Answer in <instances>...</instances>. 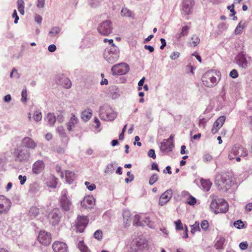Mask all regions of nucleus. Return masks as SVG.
Segmentation results:
<instances>
[{
	"label": "nucleus",
	"instance_id": "f257e3e1",
	"mask_svg": "<svg viewBox=\"0 0 252 252\" xmlns=\"http://www.w3.org/2000/svg\"><path fill=\"white\" fill-rule=\"evenodd\" d=\"M232 182V178L228 172H222L218 174L216 176L215 184L220 190L227 191L231 187Z\"/></svg>",
	"mask_w": 252,
	"mask_h": 252
},
{
	"label": "nucleus",
	"instance_id": "f03ea898",
	"mask_svg": "<svg viewBox=\"0 0 252 252\" xmlns=\"http://www.w3.org/2000/svg\"><path fill=\"white\" fill-rule=\"evenodd\" d=\"M219 75L216 71L211 70L206 72L202 77V81L204 86L212 88L215 86L219 79L217 78Z\"/></svg>",
	"mask_w": 252,
	"mask_h": 252
},
{
	"label": "nucleus",
	"instance_id": "7ed1b4c3",
	"mask_svg": "<svg viewBox=\"0 0 252 252\" xmlns=\"http://www.w3.org/2000/svg\"><path fill=\"white\" fill-rule=\"evenodd\" d=\"M210 208L216 214L225 213L228 210V204L223 199H215L211 202Z\"/></svg>",
	"mask_w": 252,
	"mask_h": 252
},
{
	"label": "nucleus",
	"instance_id": "20e7f679",
	"mask_svg": "<svg viewBox=\"0 0 252 252\" xmlns=\"http://www.w3.org/2000/svg\"><path fill=\"white\" fill-rule=\"evenodd\" d=\"M67 193L66 190H63L60 199V206L62 210L65 212L70 211L72 207V203L67 197Z\"/></svg>",
	"mask_w": 252,
	"mask_h": 252
},
{
	"label": "nucleus",
	"instance_id": "39448f33",
	"mask_svg": "<svg viewBox=\"0 0 252 252\" xmlns=\"http://www.w3.org/2000/svg\"><path fill=\"white\" fill-rule=\"evenodd\" d=\"M97 30L101 35L107 36L112 32V23L109 20L104 21L99 24Z\"/></svg>",
	"mask_w": 252,
	"mask_h": 252
},
{
	"label": "nucleus",
	"instance_id": "423d86ee",
	"mask_svg": "<svg viewBox=\"0 0 252 252\" xmlns=\"http://www.w3.org/2000/svg\"><path fill=\"white\" fill-rule=\"evenodd\" d=\"M37 240L41 245L47 246L51 243L52 236L50 232L45 230H41L39 232Z\"/></svg>",
	"mask_w": 252,
	"mask_h": 252
},
{
	"label": "nucleus",
	"instance_id": "0eeeda50",
	"mask_svg": "<svg viewBox=\"0 0 252 252\" xmlns=\"http://www.w3.org/2000/svg\"><path fill=\"white\" fill-rule=\"evenodd\" d=\"M244 45L241 44V49L243 50ZM246 54L243 51H241L235 57V60L237 64L241 67L246 69L248 67V62L246 60Z\"/></svg>",
	"mask_w": 252,
	"mask_h": 252
},
{
	"label": "nucleus",
	"instance_id": "6e6552de",
	"mask_svg": "<svg viewBox=\"0 0 252 252\" xmlns=\"http://www.w3.org/2000/svg\"><path fill=\"white\" fill-rule=\"evenodd\" d=\"M89 223V219L86 216H78L76 221L77 231L80 233L84 232Z\"/></svg>",
	"mask_w": 252,
	"mask_h": 252
},
{
	"label": "nucleus",
	"instance_id": "1a4fd4ad",
	"mask_svg": "<svg viewBox=\"0 0 252 252\" xmlns=\"http://www.w3.org/2000/svg\"><path fill=\"white\" fill-rule=\"evenodd\" d=\"M129 69V66L126 63H121L114 65L111 71L113 74L122 75L126 73Z\"/></svg>",
	"mask_w": 252,
	"mask_h": 252
},
{
	"label": "nucleus",
	"instance_id": "9d476101",
	"mask_svg": "<svg viewBox=\"0 0 252 252\" xmlns=\"http://www.w3.org/2000/svg\"><path fill=\"white\" fill-rule=\"evenodd\" d=\"M100 115L102 119L107 121H113L116 117L115 113L108 107L101 109L100 111Z\"/></svg>",
	"mask_w": 252,
	"mask_h": 252
},
{
	"label": "nucleus",
	"instance_id": "9b49d317",
	"mask_svg": "<svg viewBox=\"0 0 252 252\" xmlns=\"http://www.w3.org/2000/svg\"><path fill=\"white\" fill-rule=\"evenodd\" d=\"M10 200L3 195H0V214H6L11 207Z\"/></svg>",
	"mask_w": 252,
	"mask_h": 252
},
{
	"label": "nucleus",
	"instance_id": "f8f14e48",
	"mask_svg": "<svg viewBox=\"0 0 252 252\" xmlns=\"http://www.w3.org/2000/svg\"><path fill=\"white\" fill-rule=\"evenodd\" d=\"M60 211L57 209L52 210L49 214L48 218L50 222L53 225H56L59 223L61 220Z\"/></svg>",
	"mask_w": 252,
	"mask_h": 252
},
{
	"label": "nucleus",
	"instance_id": "ddd939ff",
	"mask_svg": "<svg viewBox=\"0 0 252 252\" xmlns=\"http://www.w3.org/2000/svg\"><path fill=\"white\" fill-rule=\"evenodd\" d=\"M52 249L54 252H67V246L63 242L56 241L52 244Z\"/></svg>",
	"mask_w": 252,
	"mask_h": 252
},
{
	"label": "nucleus",
	"instance_id": "4468645a",
	"mask_svg": "<svg viewBox=\"0 0 252 252\" xmlns=\"http://www.w3.org/2000/svg\"><path fill=\"white\" fill-rule=\"evenodd\" d=\"M104 58L107 62L113 63L117 61L119 58L118 51L117 49H115L114 51L110 50L108 52H105Z\"/></svg>",
	"mask_w": 252,
	"mask_h": 252
},
{
	"label": "nucleus",
	"instance_id": "2eb2a0df",
	"mask_svg": "<svg viewBox=\"0 0 252 252\" xmlns=\"http://www.w3.org/2000/svg\"><path fill=\"white\" fill-rule=\"evenodd\" d=\"M225 121V117L224 116H220L213 124L211 129L213 134H215L222 126Z\"/></svg>",
	"mask_w": 252,
	"mask_h": 252
},
{
	"label": "nucleus",
	"instance_id": "dca6fc26",
	"mask_svg": "<svg viewBox=\"0 0 252 252\" xmlns=\"http://www.w3.org/2000/svg\"><path fill=\"white\" fill-rule=\"evenodd\" d=\"M172 196V191L169 189L163 192L160 196L158 204L160 206H163L167 203Z\"/></svg>",
	"mask_w": 252,
	"mask_h": 252
},
{
	"label": "nucleus",
	"instance_id": "f3484780",
	"mask_svg": "<svg viewBox=\"0 0 252 252\" xmlns=\"http://www.w3.org/2000/svg\"><path fill=\"white\" fill-rule=\"evenodd\" d=\"M234 148H236V150L237 151V157H236V161L238 162L240 161L241 158L240 157H245L247 156L248 152L245 148L239 145H235L234 146Z\"/></svg>",
	"mask_w": 252,
	"mask_h": 252
},
{
	"label": "nucleus",
	"instance_id": "a211bd4d",
	"mask_svg": "<svg viewBox=\"0 0 252 252\" xmlns=\"http://www.w3.org/2000/svg\"><path fill=\"white\" fill-rule=\"evenodd\" d=\"M44 167L43 162L42 160H37L33 163L32 170L34 174H38L43 171Z\"/></svg>",
	"mask_w": 252,
	"mask_h": 252
},
{
	"label": "nucleus",
	"instance_id": "6ab92c4d",
	"mask_svg": "<svg viewBox=\"0 0 252 252\" xmlns=\"http://www.w3.org/2000/svg\"><path fill=\"white\" fill-rule=\"evenodd\" d=\"M95 199L93 196L88 195L84 197L81 201V204L82 207L85 208H91L94 204Z\"/></svg>",
	"mask_w": 252,
	"mask_h": 252
},
{
	"label": "nucleus",
	"instance_id": "aec40b11",
	"mask_svg": "<svg viewBox=\"0 0 252 252\" xmlns=\"http://www.w3.org/2000/svg\"><path fill=\"white\" fill-rule=\"evenodd\" d=\"M144 244V240L141 238L136 239L132 242L131 249L132 251L137 252L142 249Z\"/></svg>",
	"mask_w": 252,
	"mask_h": 252
},
{
	"label": "nucleus",
	"instance_id": "412c9836",
	"mask_svg": "<svg viewBox=\"0 0 252 252\" xmlns=\"http://www.w3.org/2000/svg\"><path fill=\"white\" fill-rule=\"evenodd\" d=\"M173 147V142H169L168 140H164L161 143L160 149L162 152L169 153L172 151Z\"/></svg>",
	"mask_w": 252,
	"mask_h": 252
},
{
	"label": "nucleus",
	"instance_id": "4be33fe9",
	"mask_svg": "<svg viewBox=\"0 0 252 252\" xmlns=\"http://www.w3.org/2000/svg\"><path fill=\"white\" fill-rule=\"evenodd\" d=\"M22 143L25 147L32 149L36 146L35 142L29 137H25L22 140Z\"/></svg>",
	"mask_w": 252,
	"mask_h": 252
},
{
	"label": "nucleus",
	"instance_id": "5701e85b",
	"mask_svg": "<svg viewBox=\"0 0 252 252\" xmlns=\"http://www.w3.org/2000/svg\"><path fill=\"white\" fill-rule=\"evenodd\" d=\"M193 5V0H184L183 2V9L186 14H189Z\"/></svg>",
	"mask_w": 252,
	"mask_h": 252
},
{
	"label": "nucleus",
	"instance_id": "b1692460",
	"mask_svg": "<svg viewBox=\"0 0 252 252\" xmlns=\"http://www.w3.org/2000/svg\"><path fill=\"white\" fill-rule=\"evenodd\" d=\"M78 119L75 117V115L71 114L70 119L67 125V128L68 131H71L73 126L78 123Z\"/></svg>",
	"mask_w": 252,
	"mask_h": 252
},
{
	"label": "nucleus",
	"instance_id": "393cba45",
	"mask_svg": "<svg viewBox=\"0 0 252 252\" xmlns=\"http://www.w3.org/2000/svg\"><path fill=\"white\" fill-rule=\"evenodd\" d=\"M64 174L66 182L71 184L75 178V173L72 171L66 170Z\"/></svg>",
	"mask_w": 252,
	"mask_h": 252
},
{
	"label": "nucleus",
	"instance_id": "a878e982",
	"mask_svg": "<svg viewBox=\"0 0 252 252\" xmlns=\"http://www.w3.org/2000/svg\"><path fill=\"white\" fill-rule=\"evenodd\" d=\"M17 158L20 161L26 160L29 157V154L27 153V151L25 152L24 151L17 150Z\"/></svg>",
	"mask_w": 252,
	"mask_h": 252
},
{
	"label": "nucleus",
	"instance_id": "bb28decb",
	"mask_svg": "<svg viewBox=\"0 0 252 252\" xmlns=\"http://www.w3.org/2000/svg\"><path fill=\"white\" fill-rule=\"evenodd\" d=\"M225 239L223 237H220L218 238V239L217 240L215 244V247L217 249H223V244L225 242Z\"/></svg>",
	"mask_w": 252,
	"mask_h": 252
},
{
	"label": "nucleus",
	"instance_id": "cd10ccee",
	"mask_svg": "<svg viewBox=\"0 0 252 252\" xmlns=\"http://www.w3.org/2000/svg\"><path fill=\"white\" fill-rule=\"evenodd\" d=\"M92 116V111L91 109H88L84 110L82 114V118L87 121L89 120Z\"/></svg>",
	"mask_w": 252,
	"mask_h": 252
},
{
	"label": "nucleus",
	"instance_id": "c85d7f7f",
	"mask_svg": "<svg viewBox=\"0 0 252 252\" xmlns=\"http://www.w3.org/2000/svg\"><path fill=\"white\" fill-rule=\"evenodd\" d=\"M61 83L64 88L66 89H68L71 86V82L70 80L68 78H65L64 76H63L61 78Z\"/></svg>",
	"mask_w": 252,
	"mask_h": 252
},
{
	"label": "nucleus",
	"instance_id": "c756f323",
	"mask_svg": "<svg viewBox=\"0 0 252 252\" xmlns=\"http://www.w3.org/2000/svg\"><path fill=\"white\" fill-rule=\"evenodd\" d=\"M201 185L203 189L206 191H208L212 185V183L209 180H202L201 181Z\"/></svg>",
	"mask_w": 252,
	"mask_h": 252
},
{
	"label": "nucleus",
	"instance_id": "7c9ffc66",
	"mask_svg": "<svg viewBox=\"0 0 252 252\" xmlns=\"http://www.w3.org/2000/svg\"><path fill=\"white\" fill-rule=\"evenodd\" d=\"M57 184L58 179L54 176L51 177L49 182L47 183L48 186L53 188H55Z\"/></svg>",
	"mask_w": 252,
	"mask_h": 252
},
{
	"label": "nucleus",
	"instance_id": "2f4dec72",
	"mask_svg": "<svg viewBox=\"0 0 252 252\" xmlns=\"http://www.w3.org/2000/svg\"><path fill=\"white\" fill-rule=\"evenodd\" d=\"M18 10L22 14H24V2L23 0H18L17 1Z\"/></svg>",
	"mask_w": 252,
	"mask_h": 252
},
{
	"label": "nucleus",
	"instance_id": "473e14b6",
	"mask_svg": "<svg viewBox=\"0 0 252 252\" xmlns=\"http://www.w3.org/2000/svg\"><path fill=\"white\" fill-rule=\"evenodd\" d=\"M245 27V24L244 23H242L241 22H240L238 24V25L237 26L235 30V31H234V33L236 35H238V34H240L243 30L244 29Z\"/></svg>",
	"mask_w": 252,
	"mask_h": 252
},
{
	"label": "nucleus",
	"instance_id": "72a5a7b5",
	"mask_svg": "<svg viewBox=\"0 0 252 252\" xmlns=\"http://www.w3.org/2000/svg\"><path fill=\"white\" fill-rule=\"evenodd\" d=\"M47 119L51 126H53L56 121V117L53 114H48L47 116Z\"/></svg>",
	"mask_w": 252,
	"mask_h": 252
},
{
	"label": "nucleus",
	"instance_id": "f704fd0d",
	"mask_svg": "<svg viewBox=\"0 0 252 252\" xmlns=\"http://www.w3.org/2000/svg\"><path fill=\"white\" fill-rule=\"evenodd\" d=\"M237 151L236 150V148H234V146L232 148L231 151L229 152L228 157L230 160H233L235 158L236 159L237 157Z\"/></svg>",
	"mask_w": 252,
	"mask_h": 252
},
{
	"label": "nucleus",
	"instance_id": "c9c22d12",
	"mask_svg": "<svg viewBox=\"0 0 252 252\" xmlns=\"http://www.w3.org/2000/svg\"><path fill=\"white\" fill-rule=\"evenodd\" d=\"M196 199H195V198L189 194V197L187 199L186 203L189 205H194L196 204Z\"/></svg>",
	"mask_w": 252,
	"mask_h": 252
},
{
	"label": "nucleus",
	"instance_id": "e433bc0d",
	"mask_svg": "<svg viewBox=\"0 0 252 252\" xmlns=\"http://www.w3.org/2000/svg\"><path fill=\"white\" fill-rule=\"evenodd\" d=\"M199 42L200 39L199 37L196 35H193L191 38V41L189 43L191 46L195 47L199 44Z\"/></svg>",
	"mask_w": 252,
	"mask_h": 252
},
{
	"label": "nucleus",
	"instance_id": "4c0bfd02",
	"mask_svg": "<svg viewBox=\"0 0 252 252\" xmlns=\"http://www.w3.org/2000/svg\"><path fill=\"white\" fill-rule=\"evenodd\" d=\"M200 230L199 223L197 221H195V222L191 225V232L192 234H194L197 231H200Z\"/></svg>",
	"mask_w": 252,
	"mask_h": 252
},
{
	"label": "nucleus",
	"instance_id": "58836bf2",
	"mask_svg": "<svg viewBox=\"0 0 252 252\" xmlns=\"http://www.w3.org/2000/svg\"><path fill=\"white\" fill-rule=\"evenodd\" d=\"M78 247L81 252H90V250L84 245L83 242H80L79 243Z\"/></svg>",
	"mask_w": 252,
	"mask_h": 252
},
{
	"label": "nucleus",
	"instance_id": "ea45409f",
	"mask_svg": "<svg viewBox=\"0 0 252 252\" xmlns=\"http://www.w3.org/2000/svg\"><path fill=\"white\" fill-rule=\"evenodd\" d=\"M114 164L111 163L107 165L106 166L104 172L106 174H111L114 172Z\"/></svg>",
	"mask_w": 252,
	"mask_h": 252
},
{
	"label": "nucleus",
	"instance_id": "a19ab883",
	"mask_svg": "<svg viewBox=\"0 0 252 252\" xmlns=\"http://www.w3.org/2000/svg\"><path fill=\"white\" fill-rule=\"evenodd\" d=\"M29 213L31 216L35 217L39 213L38 209L35 207H32L30 208Z\"/></svg>",
	"mask_w": 252,
	"mask_h": 252
},
{
	"label": "nucleus",
	"instance_id": "79ce46f5",
	"mask_svg": "<svg viewBox=\"0 0 252 252\" xmlns=\"http://www.w3.org/2000/svg\"><path fill=\"white\" fill-rule=\"evenodd\" d=\"M132 14V12L126 8H123L121 10V15L123 16L131 17Z\"/></svg>",
	"mask_w": 252,
	"mask_h": 252
},
{
	"label": "nucleus",
	"instance_id": "37998d69",
	"mask_svg": "<svg viewBox=\"0 0 252 252\" xmlns=\"http://www.w3.org/2000/svg\"><path fill=\"white\" fill-rule=\"evenodd\" d=\"M174 223L176 230H182L184 229L183 224L180 220H178L177 221H174Z\"/></svg>",
	"mask_w": 252,
	"mask_h": 252
},
{
	"label": "nucleus",
	"instance_id": "c03bdc74",
	"mask_svg": "<svg viewBox=\"0 0 252 252\" xmlns=\"http://www.w3.org/2000/svg\"><path fill=\"white\" fill-rule=\"evenodd\" d=\"M102 231L101 230H96L94 234V238L98 240H100L102 238Z\"/></svg>",
	"mask_w": 252,
	"mask_h": 252
},
{
	"label": "nucleus",
	"instance_id": "a18cd8bd",
	"mask_svg": "<svg viewBox=\"0 0 252 252\" xmlns=\"http://www.w3.org/2000/svg\"><path fill=\"white\" fill-rule=\"evenodd\" d=\"M60 32V29L59 28H53L49 32V35L51 37H53L57 35Z\"/></svg>",
	"mask_w": 252,
	"mask_h": 252
},
{
	"label": "nucleus",
	"instance_id": "49530a36",
	"mask_svg": "<svg viewBox=\"0 0 252 252\" xmlns=\"http://www.w3.org/2000/svg\"><path fill=\"white\" fill-rule=\"evenodd\" d=\"M21 96H22L21 101L23 102L26 103L27 100V89L26 88L22 90V93H21Z\"/></svg>",
	"mask_w": 252,
	"mask_h": 252
},
{
	"label": "nucleus",
	"instance_id": "de8ad7c7",
	"mask_svg": "<svg viewBox=\"0 0 252 252\" xmlns=\"http://www.w3.org/2000/svg\"><path fill=\"white\" fill-rule=\"evenodd\" d=\"M200 226L203 230L207 231L209 228V222L207 220H204L201 222Z\"/></svg>",
	"mask_w": 252,
	"mask_h": 252
},
{
	"label": "nucleus",
	"instance_id": "09e8293b",
	"mask_svg": "<svg viewBox=\"0 0 252 252\" xmlns=\"http://www.w3.org/2000/svg\"><path fill=\"white\" fill-rule=\"evenodd\" d=\"M158 179V175L157 174H153L149 180V184L151 185H153L155 183H156Z\"/></svg>",
	"mask_w": 252,
	"mask_h": 252
},
{
	"label": "nucleus",
	"instance_id": "8fccbe9b",
	"mask_svg": "<svg viewBox=\"0 0 252 252\" xmlns=\"http://www.w3.org/2000/svg\"><path fill=\"white\" fill-rule=\"evenodd\" d=\"M140 217L138 215H136L134 216V220H133V224L137 226H140L142 224V223L140 222Z\"/></svg>",
	"mask_w": 252,
	"mask_h": 252
},
{
	"label": "nucleus",
	"instance_id": "3c124183",
	"mask_svg": "<svg viewBox=\"0 0 252 252\" xmlns=\"http://www.w3.org/2000/svg\"><path fill=\"white\" fill-rule=\"evenodd\" d=\"M234 225L235 227L240 229L244 227V224L242 221L238 220L234 222Z\"/></svg>",
	"mask_w": 252,
	"mask_h": 252
},
{
	"label": "nucleus",
	"instance_id": "603ef678",
	"mask_svg": "<svg viewBox=\"0 0 252 252\" xmlns=\"http://www.w3.org/2000/svg\"><path fill=\"white\" fill-rule=\"evenodd\" d=\"M33 118L36 122L40 121L42 119V114L40 112L36 111L33 115Z\"/></svg>",
	"mask_w": 252,
	"mask_h": 252
},
{
	"label": "nucleus",
	"instance_id": "864d4df0",
	"mask_svg": "<svg viewBox=\"0 0 252 252\" xmlns=\"http://www.w3.org/2000/svg\"><path fill=\"white\" fill-rule=\"evenodd\" d=\"M85 184L86 186L87 189L90 191H92L96 188V186L94 184H90L89 182H85Z\"/></svg>",
	"mask_w": 252,
	"mask_h": 252
},
{
	"label": "nucleus",
	"instance_id": "5fc2aeb1",
	"mask_svg": "<svg viewBox=\"0 0 252 252\" xmlns=\"http://www.w3.org/2000/svg\"><path fill=\"white\" fill-rule=\"evenodd\" d=\"M189 28L188 26H184L182 28L181 36L187 35L188 33Z\"/></svg>",
	"mask_w": 252,
	"mask_h": 252
},
{
	"label": "nucleus",
	"instance_id": "6e6d98bb",
	"mask_svg": "<svg viewBox=\"0 0 252 252\" xmlns=\"http://www.w3.org/2000/svg\"><path fill=\"white\" fill-rule=\"evenodd\" d=\"M229 75L232 78H236L238 76V73L236 69H233L229 73Z\"/></svg>",
	"mask_w": 252,
	"mask_h": 252
},
{
	"label": "nucleus",
	"instance_id": "4d7b16f0",
	"mask_svg": "<svg viewBox=\"0 0 252 252\" xmlns=\"http://www.w3.org/2000/svg\"><path fill=\"white\" fill-rule=\"evenodd\" d=\"M144 222L150 227H153V222L150 220L149 217H146L144 219Z\"/></svg>",
	"mask_w": 252,
	"mask_h": 252
},
{
	"label": "nucleus",
	"instance_id": "13d9d810",
	"mask_svg": "<svg viewBox=\"0 0 252 252\" xmlns=\"http://www.w3.org/2000/svg\"><path fill=\"white\" fill-rule=\"evenodd\" d=\"M148 155L149 157L153 158V159H155L156 158V155L155 154V150L153 149H150L148 153Z\"/></svg>",
	"mask_w": 252,
	"mask_h": 252
},
{
	"label": "nucleus",
	"instance_id": "bf43d9fd",
	"mask_svg": "<svg viewBox=\"0 0 252 252\" xmlns=\"http://www.w3.org/2000/svg\"><path fill=\"white\" fill-rule=\"evenodd\" d=\"M45 4V0H37V7L39 8H43Z\"/></svg>",
	"mask_w": 252,
	"mask_h": 252
},
{
	"label": "nucleus",
	"instance_id": "052dcab7",
	"mask_svg": "<svg viewBox=\"0 0 252 252\" xmlns=\"http://www.w3.org/2000/svg\"><path fill=\"white\" fill-rule=\"evenodd\" d=\"M179 55H180V53L178 52H174L173 53H172L170 57L171 58V59L172 60H175L176 59H177L179 57Z\"/></svg>",
	"mask_w": 252,
	"mask_h": 252
},
{
	"label": "nucleus",
	"instance_id": "680f3d73",
	"mask_svg": "<svg viewBox=\"0 0 252 252\" xmlns=\"http://www.w3.org/2000/svg\"><path fill=\"white\" fill-rule=\"evenodd\" d=\"M212 158V156L209 154H206L203 156L204 160L206 161H210Z\"/></svg>",
	"mask_w": 252,
	"mask_h": 252
},
{
	"label": "nucleus",
	"instance_id": "e2e57ef3",
	"mask_svg": "<svg viewBox=\"0 0 252 252\" xmlns=\"http://www.w3.org/2000/svg\"><path fill=\"white\" fill-rule=\"evenodd\" d=\"M57 131L61 135L63 136L65 134L64 128L63 126L58 127Z\"/></svg>",
	"mask_w": 252,
	"mask_h": 252
},
{
	"label": "nucleus",
	"instance_id": "0e129e2a",
	"mask_svg": "<svg viewBox=\"0 0 252 252\" xmlns=\"http://www.w3.org/2000/svg\"><path fill=\"white\" fill-rule=\"evenodd\" d=\"M234 4H232L231 5H229L227 6V9L230 11V12L232 13V14L230 15V16H232L235 14L236 12L234 10Z\"/></svg>",
	"mask_w": 252,
	"mask_h": 252
},
{
	"label": "nucleus",
	"instance_id": "69168bd1",
	"mask_svg": "<svg viewBox=\"0 0 252 252\" xmlns=\"http://www.w3.org/2000/svg\"><path fill=\"white\" fill-rule=\"evenodd\" d=\"M18 179L20 181L21 185H23L26 182V180H27V177L25 176H23L22 175H19L18 177Z\"/></svg>",
	"mask_w": 252,
	"mask_h": 252
},
{
	"label": "nucleus",
	"instance_id": "338daca9",
	"mask_svg": "<svg viewBox=\"0 0 252 252\" xmlns=\"http://www.w3.org/2000/svg\"><path fill=\"white\" fill-rule=\"evenodd\" d=\"M145 80V77H143L142 79L138 82V90H141L142 89V86L143 85L144 82Z\"/></svg>",
	"mask_w": 252,
	"mask_h": 252
},
{
	"label": "nucleus",
	"instance_id": "774afa93",
	"mask_svg": "<svg viewBox=\"0 0 252 252\" xmlns=\"http://www.w3.org/2000/svg\"><path fill=\"white\" fill-rule=\"evenodd\" d=\"M248 245L246 242H241L239 245L240 248L242 250H246L248 248Z\"/></svg>",
	"mask_w": 252,
	"mask_h": 252
}]
</instances>
